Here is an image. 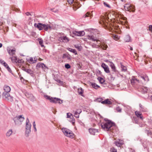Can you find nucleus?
Instances as JSON below:
<instances>
[{
	"label": "nucleus",
	"instance_id": "nucleus-14",
	"mask_svg": "<svg viewBox=\"0 0 152 152\" xmlns=\"http://www.w3.org/2000/svg\"><path fill=\"white\" fill-rule=\"evenodd\" d=\"M36 67L38 68H42L43 69H45L46 68L45 65L43 63H41L37 64Z\"/></svg>",
	"mask_w": 152,
	"mask_h": 152
},
{
	"label": "nucleus",
	"instance_id": "nucleus-7",
	"mask_svg": "<svg viewBox=\"0 0 152 152\" xmlns=\"http://www.w3.org/2000/svg\"><path fill=\"white\" fill-rule=\"evenodd\" d=\"M138 77L140 79V84H142L145 81L148 80V77L146 76L139 75Z\"/></svg>",
	"mask_w": 152,
	"mask_h": 152
},
{
	"label": "nucleus",
	"instance_id": "nucleus-24",
	"mask_svg": "<svg viewBox=\"0 0 152 152\" xmlns=\"http://www.w3.org/2000/svg\"><path fill=\"white\" fill-rule=\"evenodd\" d=\"M90 85L92 87L94 88L95 89H97L98 88L100 87V86H99L96 84L95 83H90Z\"/></svg>",
	"mask_w": 152,
	"mask_h": 152
},
{
	"label": "nucleus",
	"instance_id": "nucleus-3",
	"mask_svg": "<svg viewBox=\"0 0 152 152\" xmlns=\"http://www.w3.org/2000/svg\"><path fill=\"white\" fill-rule=\"evenodd\" d=\"M26 136H28V134L31 132V124L29 121V119L27 118L26 120Z\"/></svg>",
	"mask_w": 152,
	"mask_h": 152
},
{
	"label": "nucleus",
	"instance_id": "nucleus-1",
	"mask_svg": "<svg viewBox=\"0 0 152 152\" xmlns=\"http://www.w3.org/2000/svg\"><path fill=\"white\" fill-rule=\"evenodd\" d=\"M100 122L102 128L103 130L114 132L112 130L115 128V126L113 122L106 119H104L103 121H101Z\"/></svg>",
	"mask_w": 152,
	"mask_h": 152
},
{
	"label": "nucleus",
	"instance_id": "nucleus-50",
	"mask_svg": "<svg viewBox=\"0 0 152 152\" xmlns=\"http://www.w3.org/2000/svg\"><path fill=\"white\" fill-rule=\"evenodd\" d=\"M103 100V99L102 98H98L96 99V100L97 102H101Z\"/></svg>",
	"mask_w": 152,
	"mask_h": 152
},
{
	"label": "nucleus",
	"instance_id": "nucleus-8",
	"mask_svg": "<svg viewBox=\"0 0 152 152\" xmlns=\"http://www.w3.org/2000/svg\"><path fill=\"white\" fill-rule=\"evenodd\" d=\"M50 102L54 103H58L61 104L63 103V100L58 98L53 97V99L51 100Z\"/></svg>",
	"mask_w": 152,
	"mask_h": 152
},
{
	"label": "nucleus",
	"instance_id": "nucleus-63",
	"mask_svg": "<svg viewBox=\"0 0 152 152\" xmlns=\"http://www.w3.org/2000/svg\"><path fill=\"white\" fill-rule=\"evenodd\" d=\"M33 127L34 129V131L35 132H36L37 131V129L36 127V126H33Z\"/></svg>",
	"mask_w": 152,
	"mask_h": 152
},
{
	"label": "nucleus",
	"instance_id": "nucleus-5",
	"mask_svg": "<svg viewBox=\"0 0 152 152\" xmlns=\"http://www.w3.org/2000/svg\"><path fill=\"white\" fill-rule=\"evenodd\" d=\"M131 82L133 85L140 84V82L139 79H137L135 77H132L131 80Z\"/></svg>",
	"mask_w": 152,
	"mask_h": 152
},
{
	"label": "nucleus",
	"instance_id": "nucleus-25",
	"mask_svg": "<svg viewBox=\"0 0 152 152\" xmlns=\"http://www.w3.org/2000/svg\"><path fill=\"white\" fill-rule=\"evenodd\" d=\"M140 107V110L143 112H146L147 111V109L146 108L143 106L141 104H139Z\"/></svg>",
	"mask_w": 152,
	"mask_h": 152
},
{
	"label": "nucleus",
	"instance_id": "nucleus-47",
	"mask_svg": "<svg viewBox=\"0 0 152 152\" xmlns=\"http://www.w3.org/2000/svg\"><path fill=\"white\" fill-rule=\"evenodd\" d=\"M29 62L31 63H35V62H34V60L33 58L32 57L30 58L29 59Z\"/></svg>",
	"mask_w": 152,
	"mask_h": 152
},
{
	"label": "nucleus",
	"instance_id": "nucleus-35",
	"mask_svg": "<svg viewBox=\"0 0 152 152\" xmlns=\"http://www.w3.org/2000/svg\"><path fill=\"white\" fill-rule=\"evenodd\" d=\"M62 40L63 42H67L69 41V39L68 38L66 37V36L63 37L62 38Z\"/></svg>",
	"mask_w": 152,
	"mask_h": 152
},
{
	"label": "nucleus",
	"instance_id": "nucleus-38",
	"mask_svg": "<svg viewBox=\"0 0 152 152\" xmlns=\"http://www.w3.org/2000/svg\"><path fill=\"white\" fill-rule=\"evenodd\" d=\"M6 101H7L8 102H12L13 101V97L10 95L6 99Z\"/></svg>",
	"mask_w": 152,
	"mask_h": 152
},
{
	"label": "nucleus",
	"instance_id": "nucleus-61",
	"mask_svg": "<svg viewBox=\"0 0 152 152\" xmlns=\"http://www.w3.org/2000/svg\"><path fill=\"white\" fill-rule=\"evenodd\" d=\"M20 79L21 81H24V79L23 78V77H20Z\"/></svg>",
	"mask_w": 152,
	"mask_h": 152
},
{
	"label": "nucleus",
	"instance_id": "nucleus-15",
	"mask_svg": "<svg viewBox=\"0 0 152 152\" xmlns=\"http://www.w3.org/2000/svg\"><path fill=\"white\" fill-rule=\"evenodd\" d=\"M135 115L137 117L140 118L142 120L143 119V117L142 113L139 111H137L135 112Z\"/></svg>",
	"mask_w": 152,
	"mask_h": 152
},
{
	"label": "nucleus",
	"instance_id": "nucleus-23",
	"mask_svg": "<svg viewBox=\"0 0 152 152\" xmlns=\"http://www.w3.org/2000/svg\"><path fill=\"white\" fill-rule=\"evenodd\" d=\"M10 95V94L9 93L4 92L3 93L2 96L4 99L6 100Z\"/></svg>",
	"mask_w": 152,
	"mask_h": 152
},
{
	"label": "nucleus",
	"instance_id": "nucleus-43",
	"mask_svg": "<svg viewBox=\"0 0 152 152\" xmlns=\"http://www.w3.org/2000/svg\"><path fill=\"white\" fill-rule=\"evenodd\" d=\"M74 116L76 118H79V114L78 112L77 111H75L74 113Z\"/></svg>",
	"mask_w": 152,
	"mask_h": 152
},
{
	"label": "nucleus",
	"instance_id": "nucleus-28",
	"mask_svg": "<svg viewBox=\"0 0 152 152\" xmlns=\"http://www.w3.org/2000/svg\"><path fill=\"white\" fill-rule=\"evenodd\" d=\"M63 58H66L68 60H70L71 59V58L70 56L68 54H64L63 56Z\"/></svg>",
	"mask_w": 152,
	"mask_h": 152
},
{
	"label": "nucleus",
	"instance_id": "nucleus-6",
	"mask_svg": "<svg viewBox=\"0 0 152 152\" xmlns=\"http://www.w3.org/2000/svg\"><path fill=\"white\" fill-rule=\"evenodd\" d=\"M72 33L74 36H83L85 34V32L84 31H72Z\"/></svg>",
	"mask_w": 152,
	"mask_h": 152
},
{
	"label": "nucleus",
	"instance_id": "nucleus-41",
	"mask_svg": "<svg viewBox=\"0 0 152 152\" xmlns=\"http://www.w3.org/2000/svg\"><path fill=\"white\" fill-rule=\"evenodd\" d=\"M121 70L124 72H125L127 70L126 67L122 65H121Z\"/></svg>",
	"mask_w": 152,
	"mask_h": 152
},
{
	"label": "nucleus",
	"instance_id": "nucleus-39",
	"mask_svg": "<svg viewBox=\"0 0 152 152\" xmlns=\"http://www.w3.org/2000/svg\"><path fill=\"white\" fill-rule=\"evenodd\" d=\"M38 39L39 41V44L42 47H44V45L43 44V40L42 39H40L38 38Z\"/></svg>",
	"mask_w": 152,
	"mask_h": 152
},
{
	"label": "nucleus",
	"instance_id": "nucleus-44",
	"mask_svg": "<svg viewBox=\"0 0 152 152\" xmlns=\"http://www.w3.org/2000/svg\"><path fill=\"white\" fill-rule=\"evenodd\" d=\"M110 151L111 152H117V150L115 148L112 147L110 149Z\"/></svg>",
	"mask_w": 152,
	"mask_h": 152
},
{
	"label": "nucleus",
	"instance_id": "nucleus-9",
	"mask_svg": "<svg viewBox=\"0 0 152 152\" xmlns=\"http://www.w3.org/2000/svg\"><path fill=\"white\" fill-rule=\"evenodd\" d=\"M24 120V118L23 117V115H19L18 117L14 118V119L15 123H16V121L18 122V121L21 122L23 121Z\"/></svg>",
	"mask_w": 152,
	"mask_h": 152
},
{
	"label": "nucleus",
	"instance_id": "nucleus-55",
	"mask_svg": "<svg viewBox=\"0 0 152 152\" xmlns=\"http://www.w3.org/2000/svg\"><path fill=\"white\" fill-rule=\"evenodd\" d=\"M57 81L59 83H60V84H62L63 83V82L62 81H61L60 80H57Z\"/></svg>",
	"mask_w": 152,
	"mask_h": 152
},
{
	"label": "nucleus",
	"instance_id": "nucleus-27",
	"mask_svg": "<svg viewBox=\"0 0 152 152\" xmlns=\"http://www.w3.org/2000/svg\"><path fill=\"white\" fill-rule=\"evenodd\" d=\"M77 91L79 95L82 96H83V94L84 91L81 88H78V89Z\"/></svg>",
	"mask_w": 152,
	"mask_h": 152
},
{
	"label": "nucleus",
	"instance_id": "nucleus-57",
	"mask_svg": "<svg viewBox=\"0 0 152 152\" xmlns=\"http://www.w3.org/2000/svg\"><path fill=\"white\" fill-rule=\"evenodd\" d=\"M77 111L78 112V113L79 114L82 111H81V109H80V110H77Z\"/></svg>",
	"mask_w": 152,
	"mask_h": 152
},
{
	"label": "nucleus",
	"instance_id": "nucleus-56",
	"mask_svg": "<svg viewBox=\"0 0 152 152\" xmlns=\"http://www.w3.org/2000/svg\"><path fill=\"white\" fill-rule=\"evenodd\" d=\"M34 62H35V63L36 62L37 60V58L36 57H35L34 58Z\"/></svg>",
	"mask_w": 152,
	"mask_h": 152
},
{
	"label": "nucleus",
	"instance_id": "nucleus-48",
	"mask_svg": "<svg viewBox=\"0 0 152 152\" xmlns=\"http://www.w3.org/2000/svg\"><path fill=\"white\" fill-rule=\"evenodd\" d=\"M113 38L115 40H117L119 39V37L117 35H115L113 36Z\"/></svg>",
	"mask_w": 152,
	"mask_h": 152
},
{
	"label": "nucleus",
	"instance_id": "nucleus-12",
	"mask_svg": "<svg viewBox=\"0 0 152 152\" xmlns=\"http://www.w3.org/2000/svg\"><path fill=\"white\" fill-rule=\"evenodd\" d=\"M124 142L123 140H118L115 143L116 146L118 147H120L122 145L124 144Z\"/></svg>",
	"mask_w": 152,
	"mask_h": 152
},
{
	"label": "nucleus",
	"instance_id": "nucleus-49",
	"mask_svg": "<svg viewBox=\"0 0 152 152\" xmlns=\"http://www.w3.org/2000/svg\"><path fill=\"white\" fill-rule=\"evenodd\" d=\"M65 67L66 68L68 69L70 68V66L69 64H65Z\"/></svg>",
	"mask_w": 152,
	"mask_h": 152
},
{
	"label": "nucleus",
	"instance_id": "nucleus-20",
	"mask_svg": "<svg viewBox=\"0 0 152 152\" xmlns=\"http://www.w3.org/2000/svg\"><path fill=\"white\" fill-rule=\"evenodd\" d=\"M101 103L102 104H112V102L108 99H107L105 100L104 101H102Z\"/></svg>",
	"mask_w": 152,
	"mask_h": 152
},
{
	"label": "nucleus",
	"instance_id": "nucleus-42",
	"mask_svg": "<svg viewBox=\"0 0 152 152\" xmlns=\"http://www.w3.org/2000/svg\"><path fill=\"white\" fill-rule=\"evenodd\" d=\"M99 82L103 84L105 82L104 80L102 77H100L98 78Z\"/></svg>",
	"mask_w": 152,
	"mask_h": 152
},
{
	"label": "nucleus",
	"instance_id": "nucleus-62",
	"mask_svg": "<svg viewBox=\"0 0 152 152\" xmlns=\"http://www.w3.org/2000/svg\"><path fill=\"white\" fill-rule=\"evenodd\" d=\"M33 126H36V124H35V121H34L33 122Z\"/></svg>",
	"mask_w": 152,
	"mask_h": 152
},
{
	"label": "nucleus",
	"instance_id": "nucleus-60",
	"mask_svg": "<svg viewBox=\"0 0 152 152\" xmlns=\"http://www.w3.org/2000/svg\"><path fill=\"white\" fill-rule=\"evenodd\" d=\"M77 9V8L76 7H73V10H74L75 11Z\"/></svg>",
	"mask_w": 152,
	"mask_h": 152
},
{
	"label": "nucleus",
	"instance_id": "nucleus-36",
	"mask_svg": "<svg viewBox=\"0 0 152 152\" xmlns=\"http://www.w3.org/2000/svg\"><path fill=\"white\" fill-rule=\"evenodd\" d=\"M23 70L28 74H31L32 73V71L30 69L27 68H24Z\"/></svg>",
	"mask_w": 152,
	"mask_h": 152
},
{
	"label": "nucleus",
	"instance_id": "nucleus-64",
	"mask_svg": "<svg viewBox=\"0 0 152 152\" xmlns=\"http://www.w3.org/2000/svg\"><path fill=\"white\" fill-rule=\"evenodd\" d=\"M75 120H73V122H72V124L73 125L74 124H75Z\"/></svg>",
	"mask_w": 152,
	"mask_h": 152
},
{
	"label": "nucleus",
	"instance_id": "nucleus-11",
	"mask_svg": "<svg viewBox=\"0 0 152 152\" xmlns=\"http://www.w3.org/2000/svg\"><path fill=\"white\" fill-rule=\"evenodd\" d=\"M101 67H102L105 72L107 73H109L110 71L109 70V68L107 65L103 63L101 65Z\"/></svg>",
	"mask_w": 152,
	"mask_h": 152
},
{
	"label": "nucleus",
	"instance_id": "nucleus-45",
	"mask_svg": "<svg viewBox=\"0 0 152 152\" xmlns=\"http://www.w3.org/2000/svg\"><path fill=\"white\" fill-rule=\"evenodd\" d=\"M75 47L78 49L79 51L81 50L82 49L81 47V46L75 45Z\"/></svg>",
	"mask_w": 152,
	"mask_h": 152
},
{
	"label": "nucleus",
	"instance_id": "nucleus-40",
	"mask_svg": "<svg viewBox=\"0 0 152 152\" xmlns=\"http://www.w3.org/2000/svg\"><path fill=\"white\" fill-rule=\"evenodd\" d=\"M44 96L46 99L49 100L50 102L51 101V100L53 99V97H51L50 96L47 95H45Z\"/></svg>",
	"mask_w": 152,
	"mask_h": 152
},
{
	"label": "nucleus",
	"instance_id": "nucleus-10",
	"mask_svg": "<svg viewBox=\"0 0 152 152\" xmlns=\"http://www.w3.org/2000/svg\"><path fill=\"white\" fill-rule=\"evenodd\" d=\"M88 39L91 40L93 41L96 42H100V40L98 39L96 37H94L93 35H88L87 36Z\"/></svg>",
	"mask_w": 152,
	"mask_h": 152
},
{
	"label": "nucleus",
	"instance_id": "nucleus-13",
	"mask_svg": "<svg viewBox=\"0 0 152 152\" xmlns=\"http://www.w3.org/2000/svg\"><path fill=\"white\" fill-rule=\"evenodd\" d=\"M0 62L3 64L4 66L6 68L9 72L10 73L12 71L11 69L9 67L8 65L6 62H5L4 61H2V60H0Z\"/></svg>",
	"mask_w": 152,
	"mask_h": 152
},
{
	"label": "nucleus",
	"instance_id": "nucleus-59",
	"mask_svg": "<svg viewBox=\"0 0 152 152\" xmlns=\"http://www.w3.org/2000/svg\"><path fill=\"white\" fill-rule=\"evenodd\" d=\"M101 42H100H100H96V44L97 45H101Z\"/></svg>",
	"mask_w": 152,
	"mask_h": 152
},
{
	"label": "nucleus",
	"instance_id": "nucleus-17",
	"mask_svg": "<svg viewBox=\"0 0 152 152\" xmlns=\"http://www.w3.org/2000/svg\"><path fill=\"white\" fill-rule=\"evenodd\" d=\"M100 45V48L103 50H105L108 47L107 45L104 42H101V45Z\"/></svg>",
	"mask_w": 152,
	"mask_h": 152
},
{
	"label": "nucleus",
	"instance_id": "nucleus-2",
	"mask_svg": "<svg viewBox=\"0 0 152 152\" xmlns=\"http://www.w3.org/2000/svg\"><path fill=\"white\" fill-rule=\"evenodd\" d=\"M62 130L64 134L66 136L71 138H74V134L70 130L66 128H63L62 129Z\"/></svg>",
	"mask_w": 152,
	"mask_h": 152
},
{
	"label": "nucleus",
	"instance_id": "nucleus-37",
	"mask_svg": "<svg viewBox=\"0 0 152 152\" xmlns=\"http://www.w3.org/2000/svg\"><path fill=\"white\" fill-rule=\"evenodd\" d=\"M130 39V37L129 35H126L124 38L126 42H129Z\"/></svg>",
	"mask_w": 152,
	"mask_h": 152
},
{
	"label": "nucleus",
	"instance_id": "nucleus-58",
	"mask_svg": "<svg viewBox=\"0 0 152 152\" xmlns=\"http://www.w3.org/2000/svg\"><path fill=\"white\" fill-rule=\"evenodd\" d=\"M26 14L27 16H28L29 15H31L30 14V13L28 12H26Z\"/></svg>",
	"mask_w": 152,
	"mask_h": 152
},
{
	"label": "nucleus",
	"instance_id": "nucleus-26",
	"mask_svg": "<svg viewBox=\"0 0 152 152\" xmlns=\"http://www.w3.org/2000/svg\"><path fill=\"white\" fill-rule=\"evenodd\" d=\"M110 66L111 68L112 69V71L114 72L116 71V69L115 68V67L114 65V64L112 62H110Z\"/></svg>",
	"mask_w": 152,
	"mask_h": 152
},
{
	"label": "nucleus",
	"instance_id": "nucleus-16",
	"mask_svg": "<svg viewBox=\"0 0 152 152\" xmlns=\"http://www.w3.org/2000/svg\"><path fill=\"white\" fill-rule=\"evenodd\" d=\"M43 24L41 23H38V24L35 23L34 24V26L37 28L39 30L42 29V26Z\"/></svg>",
	"mask_w": 152,
	"mask_h": 152
},
{
	"label": "nucleus",
	"instance_id": "nucleus-46",
	"mask_svg": "<svg viewBox=\"0 0 152 152\" xmlns=\"http://www.w3.org/2000/svg\"><path fill=\"white\" fill-rule=\"evenodd\" d=\"M116 111L118 112H121V109L119 107H117L116 108Z\"/></svg>",
	"mask_w": 152,
	"mask_h": 152
},
{
	"label": "nucleus",
	"instance_id": "nucleus-52",
	"mask_svg": "<svg viewBox=\"0 0 152 152\" xmlns=\"http://www.w3.org/2000/svg\"><path fill=\"white\" fill-rule=\"evenodd\" d=\"M104 5L106 7H109V8H110V6L107 3H106V2H104Z\"/></svg>",
	"mask_w": 152,
	"mask_h": 152
},
{
	"label": "nucleus",
	"instance_id": "nucleus-34",
	"mask_svg": "<svg viewBox=\"0 0 152 152\" xmlns=\"http://www.w3.org/2000/svg\"><path fill=\"white\" fill-rule=\"evenodd\" d=\"M91 46L93 48H100V45H97L96 44L93 43L91 45Z\"/></svg>",
	"mask_w": 152,
	"mask_h": 152
},
{
	"label": "nucleus",
	"instance_id": "nucleus-31",
	"mask_svg": "<svg viewBox=\"0 0 152 152\" xmlns=\"http://www.w3.org/2000/svg\"><path fill=\"white\" fill-rule=\"evenodd\" d=\"M50 28V26L48 25L43 24V26H42V29H43L45 31H48V28Z\"/></svg>",
	"mask_w": 152,
	"mask_h": 152
},
{
	"label": "nucleus",
	"instance_id": "nucleus-21",
	"mask_svg": "<svg viewBox=\"0 0 152 152\" xmlns=\"http://www.w3.org/2000/svg\"><path fill=\"white\" fill-rule=\"evenodd\" d=\"M89 131L90 133L94 135L96 132H97V130L94 129L90 128L89 129Z\"/></svg>",
	"mask_w": 152,
	"mask_h": 152
},
{
	"label": "nucleus",
	"instance_id": "nucleus-4",
	"mask_svg": "<svg viewBox=\"0 0 152 152\" xmlns=\"http://www.w3.org/2000/svg\"><path fill=\"white\" fill-rule=\"evenodd\" d=\"M124 8L126 11L133 12L134 11V6L129 4H125L124 6Z\"/></svg>",
	"mask_w": 152,
	"mask_h": 152
},
{
	"label": "nucleus",
	"instance_id": "nucleus-53",
	"mask_svg": "<svg viewBox=\"0 0 152 152\" xmlns=\"http://www.w3.org/2000/svg\"><path fill=\"white\" fill-rule=\"evenodd\" d=\"M72 115V114L70 113H67V117L68 118H70V116Z\"/></svg>",
	"mask_w": 152,
	"mask_h": 152
},
{
	"label": "nucleus",
	"instance_id": "nucleus-32",
	"mask_svg": "<svg viewBox=\"0 0 152 152\" xmlns=\"http://www.w3.org/2000/svg\"><path fill=\"white\" fill-rule=\"evenodd\" d=\"M148 90V88L142 87L141 90V91L143 93H145L147 92Z\"/></svg>",
	"mask_w": 152,
	"mask_h": 152
},
{
	"label": "nucleus",
	"instance_id": "nucleus-33",
	"mask_svg": "<svg viewBox=\"0 0 152 152\" xmlns=\"http://www.w3.org/2000/svg\"><path fill=\"white\" fill-rule=\"evenodd\" d=\"M68 50L70 51L71 52L73 53H74L75 55H77V52L76 50L75 49H72L71 48H68L67 49Z\"/></svg>",
	"mask_w": 152,
	"mask_h": 152
},
{
	"label": "nucleus",
	"instance_id": "nucleus-29",
	"mask_svg": "<svg viewBox=\"0 0 152 152\" xmlns=\"http://www.w3.org/2000/svg\"><path fill=\"white\" fill-rule=\"evenodd\" d=\"M12 133V129H9L6 133V136L7 137H10Z\"/></svg>",
	"mask_w": 152,
	"mask_h": 152
},
{
	"label": "nucleus",
	"instance_id": "nucleus-18",
	"mask_svg": "<svg viewBox=\"0 0 152 152\" xmlns=\"http://www.w3.org/2000/svg\"><path fill=\"white\" fill-rule=\"evenodd\" d=\"M4 92L9 93L11 90V88L10 86L7 85H5L4 87Z\"/></svg>",
	"mask_w": 152,
	"mask_h": 152
},
{
	"label": "nucleus",
	"instance_id": "nucleus-51",
	"mask_svg": "<svg viewBox=\"0 0 152 152\" xmlns=\"http://www.w3.org/2000/svg\"><path fill=\"white\" fill-rule=\"evenodd\" d=\"M69 4H72L74 2V0H67Z\"/></svg>",
	"mask_w": 152,
	"mask_h": 152
},
{
	"label": "nucleus",
	"instance_id": "nucleus-19",
	"mask_svg": "<svg viewBox=\"0 0 152 152\" xmlns=\"http://www.w3.org/2000/svg\"><path fill=\"white\" fill-rule=\"evenodd\" d=\"M7 51L10 55H13L15 54V49H14L12 50H10L9 48H7Z\"/></svg>",
	"mask_w": 152,
	"mask_h": 152
},
{
	"label": "nucleus",
	"instance_id": "nucleus-22",
	"mask_svg": "<svg viewBox=\"0 0 152 152\" xmlns=\"http://www.w3.org/2000/svg\"><path fill=\"white\" fill-rule=\"evenodd\" d=\"M92 17V13L90 12H87L83 16V18H85L87 17H90L91 18Z\"/></svg>",
	"mask_w": 152,
	"mask_h": 152
},
{
	"label": "nucleus",
	"instance_id": "nucleus-54",
	"mask_svg": "<svg viewBox=\"0 0 152 152\" xmlns=\"http://www.w3.org/2000/svg\"><path fill=\"white\" fill-rule=\"evenodd\" d=\"M149 29L150 31H152V25H150L149 26Z\"/></svg>",
	"mask_w": 152,
	"mask_h": 152
},
{
	"label": "nucleus",
	"instance_id": "nucleus-30",
	"mask_svg": "<svg viewBox=\"0 0 152 152\" xmlns=\"http://www.w3.org/2000/svg\"><path fill=\"white\" fill-rule=\"evenodd\" d=\"M11 58L13 62L17 63L18 61L17 57L14 56H12V57H11Z\"/></svg>",
	"mask_w": 152,
	"mask_h": 152
}]
</instances>
